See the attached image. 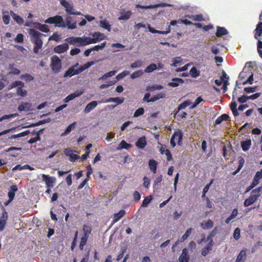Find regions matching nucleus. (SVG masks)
Listing matches in <instances>:
<instances>
[{
	"instance_id": "1a4fd4ad",
	"label": "nucleus",
	"mask_w": 262,
	"mask_h": 262,
	"mask_svg": "<svg viewBox=\"0 0 262 262\" xmlns=\"http://www.w3.org/2000/svg\"><path fill=\"white\" fill-rule=\"evenodd\" d=\"M69 46L68 43H64L55 47L54 48L53 51L56 53L61 54L66 52L69 50Z\"/></svg>"
},
{
	"instance_id": "f03ea898",
	"label": "nucleus",
	"mask_w": 262,
	"mask_h": 262,
	"mask_svg": "<svg viewBox=\"0 0 262 262\" xmlns=\"http://www.w3.org/2000/svg\"><path fill=\"white\" fill-rule=\"evenodd\" d=\"M51 68L55 73H58L62 68L61 60L57 55H53L51 58Z\"/></svg>"
},
{
	"instance_id": "864d4df0",
	"label": "nucleus",
	"mask_w": 262,
	"mask_h": 262,
	"mask_svg": "<svg viewBox=\"0 0 262 262\" xmlns=\"http://www.w3.org/2000/svg\"><path fill=\"white\" fill-rule=\"evenodd\" d=\"M83 231L84 236L89 237L90 234L92 231V228L90 226L84 225L83 227Z\"/></svg>"
},
{
	"instance_id": "4468645a",
	"label": "nucleus",
	"mask_w": 262,
	"mask_h": 262,
	"mask_svg": "<svg viewBox=\"0 0 262 262\" xmlns=\"http://www.w3.org/2000/svg\"><path fill=\"white\" fill-rule=\"evenodd\" d=\"M190 256L188 251L187 248H184L182 250L181 254L179 256V262H189Z\"/></svg>"
},
{
	"instance_id": "7c9ffc66",
	"label": "nucleus",
	"mask_w": 262,
	"mask_h": 262,
	"mask_svg": "<svg viewBox=\"0 0 262 262\" xmlns=\"http://www.w3.org/2000/svg\"><path fill=\"white\" fill-rule=\"evenodd\" d=\"M76 124H77L76 122H74L72 123H71V124H70L66 128L64 132L61 134V136H67V135L71 133V132L72 131V130L74 129Z\"/></svg>"
},
{
	"instance_id": "5701e85b",
	"label": "nucleus",
	"mask_w": 262,
	"mask_h": 262,
	"mask_svg": "<svg viewBox=\"0 0 262 262\" xmlns=\"http://www.w3.org/2000/svg\"><path fill=\"white\" fill-rule=\"evenodd\" d=\"M254 32L255 33V38L256 39H259V37H260L262 34V21H259L257 24L256 27Z\"/></svg>"
},
{
	"instance_id": "bb28decb",
	"label": "nucleus",
	"mask_w": 262,
	"mask_h": 262,
	"mask_svg": "<svg viewBox=\"0 0 262 262\" xmlns=\"http://www.w3.org/2000/svg\"><path fill=\"white\" fill-rule=\"evenodd\" d=\"M125 211L124 210H121L118 213L114 214L113 223L115 224L119 221L125 214Z\"/></svg>"
},
{
	"instance_id": "de8ad7c7",
	"label": "nucleus",
	"mask_w": 262,
	"mask_h": 262,
	"mask_svg": "<svg viewBox=\"0 0 262 262\" xmlns=\"http://www.w3.org/2000/svg\"><path fill=\"white\" fill-rule=\"evenodd\" d=\"M152 200V196L151 195H149L146 198H144L143 201H142V203L141 205L142 207H146L150 204L151 201Z\"/></svg>"
},
{
	"instance_id": "603ef678",
	"label": "nucleus",
	"mask_w": 262,
	"mask_h": 262,
	"mask_svg": "<svg viewBox=\"0 0 262 262\" xmlns=\"http://www.w3.org/2000/svg\"><path fill=\"white\" fill-rule=\"evenodd\" d=\"M143 64V61L141 60H137L134 62L130 64V68L133 69L140 68L142 67Z\"/></svg>"
},
{
	"instance_id": "473e14b6",
	"label": "nucleus",
	"mask_w": 262,
	"mask_h": 262,
	"mask_svg": "<svg viewBox=\"0 0 262 262\" xmlns=\"http://www.w3.org/2000/svg\"><path fill=\"white\" fill-rule=\"evenodd\" d=\"M251 145V141L250 139L246 140L241 142V147L244 151H248Z\"/></svg>"
},
{
	"instance_id": "a211bd4d",
	"label": "nucleus",
	"mask_w": 262,
	"mask_h": 262,
	"mask_svg": "<svg viewBox=\"0 0 262 262\" xmlns=\"http://www.w3.org/2000/svg\"><path fill=\"white\" fill-rule=\"evenodd\" d=\"M136 146L139 149H143L147 145L146 137L142 136L140 137L136 142Z\"/></svg>"
},
{
	"instance_id": "13d9d810",
	"label": "nucleus",
	"mask_w": 262,
	"mask_h": 262,
	"mask_svg": "<svg viewBox=\"0 0 262 262\" xmlns=\"http://www.w3.org/2000/svg\"><path fill=\"white\" fill-rule=\"evenodd\" d=\"M3 20L5 25H8L10 23V16L8 12H3Z\"/></svg>"
},
{
	"instance_id": "a19ab883",
	"label": "nucleus",
	"mask_w": 262,
	"mask_h": 262,
	"mask_svg": "<svg viewBox=\"0 0 262 262\" xmlns=\"http://www.w3.org/2000/svg\"><path fill=\"white\" fill-rule=\"evenodd\" d=\"M163 89V86L162 85L155 84L152 85H149L146 86V91H153L155 90H161Z\"/></svg>"
},
{
	"instance_id": "20e7f679",
	"label": "nucleus",
	"mask_w": 262,
	"mask_h": 262,
	"mask_svg": "<svg viewBox=\"0 0 262 262\" xmlns=\"http://www.w3.org/2000/svg\"><path fill=\"white\" fill-rule=\"evenodd\" d=\"M172 5L165 3H161L160 4H155V5H141L140 4H137L136 5V8H141L142 9H155L158 7H171Z\"/></svg>"
},
{
	"instance_id": "338daca9",
	"label": "nucleus",
	"mask_w": 262,
	"mask_h": 262,
	"mask_svg": "<svg viewBox=\"0 0 262 262\" xmlns=\"http://www.w3.org/2000/svg\"><path fill=\"white\" fill-rule=\"evenodd\" d=\"M144 113V109L143 107H140L138 108L136 111L135 112L133 117H138L142 115H143Z\"/></svg>"
},
{
	"instance_id": "0eeeda50",
	"label": "nucleus",
	"mask_w": 262,
	"mask_h": 262,
	"mask_svg": "<svg viewBox=\"0 0 262 262\" xmlns=\"http://www.w3.org/2000/svg\"><path fill=\"white\" fill-rule=\"evenodd\" d=\"M60 4L64 8L67 15H73L75 9L72 4H70L69 2L66 0H60Z\"/></svg>"
},
{
	"instance_id": "774afa93",
	"label": "nucleus",
	"mask_w": 262,
	"mask_h": 262,
	"mask_svg": "<svg viewBox=\"0 0 262 262\" xmlns=\"http://www.w3.org/2000/svg\"><path fill=\"white\" fill-rule=\"evenodd\" d=\"M181 61L182 59L180 57H176L172 59V63L171 66L177 67Z\"/></svg>"
},
{
	"instance_id": "b1692460",
	"label": "nucleus",
	"mask_w": 262,
	"mask_h": 262,
	"mask_svg": "<svg viewBox=\"0 0 262 262\" xmlns=\"http://www.w3.org/2000/svg\"><path fill=\"white\" fill-rule=\"evenodd\" d=\"M228 34V30L223 27L217 26L216 27V36L217 37H221L223 35H225Z\"/></svg>"
},
{
	"instance_id": "58836bf2",
	"label": "nucleus",
	"mask_w": 262,
	"mask_h": 262,
	"mask_svg": "<svg viewBox=\"0 0 262 262\" xmlns=\"http://www.w3.org/2000/svg\"><path fill=\"white\" fill-rule=\"evenodd\" d=\"M229 118V116L227 114H223L215 120V124L219 125L223 121L227 120Z\"/></svg>"
},
{
	"instance_id": "0e129e2a",
	"label": "nucleus",
	"mask_w": 262,
	"mask_h": 262,
	"mask_svg": "<svg viewBox=\"0 0 262 262\" xmlns=\"http://www.w3.org/2000/svg\"><path fill=\"white\" fill-rule=\"evenodd\" d=\"M233 238L236 240L237 241L241 237V230L239 228H236L233 232Z\"/></svg>"
},
{
	"instance_id": "6ab92c4d",
	"label": "nucleus",
	"mask_w": 262,
	"mask_h": 262,
	"mask_svg": "<svg viewBox=\"0 0 262 262\" xmlns=\"http://www.w3.org/2000/svg\"><path fill=\"white\" fill-rule=\"evenodd\" d=\"M98 105V102L96 100H94L88 103L86 105L83 112L85 114L90 113L94 110Z\"/></svg>"
},
{
	"instance_id": "f3484780",
	"label": "nucleus",
	"mask_w": 262,
	"mask_h": 262,
	"mask_svg": "<svg viewBox=\"0 0 262 262\" xmlns=\"http://www.w3.org/2000/svg\"><path fill=\"white\" fill-rule=\"evenodd\" d=\"M184 82V80L180 78H173L171 81L168 83L167 85L169 86L175 88L178 86L180 84Z\"/></svg>"
},
{
	"instance_id": "a18cd8bd",
	"label": "nucleus",
	"mask_w": 262,
	"mask_h": 262,
	"mask_svg": "<svg viewBox=\"0 0 262 262\" xmlns=\"http://www.w3.org/2000/svg\"><path fill=\"white\" fill-rule=\"evenodd\" d=\"M29 133H30V130H25V131H24L21 133H20L19 134H15V135H12L9 138L12 139L20 138V137H25V136L28 135Z\"/></svg>"
},
{
	"instance_id": "aec40b11",
	"label": "nucleus",
	"mask_w": 262,
	"mask_h": 262,
	"mask_svg": "<svg viewBox=\"0 0 262 262\" xmlns=\"http://www.w3.org/2000/svg\"><path fill=\"white\" fill-rule=\"evenodd\" d=\"M34 25L36 29L42 32L48 33L50 31L49 27L47 25L41 24L39 23H35Z\"/></svg>"
},
{
	"instance_id": "bf43d9fd",
	"label": "nucleus",
	"mask_w": 262,
	"mask_h": 262,
	"mask_svg": "<svg viewBox=\"0 0 262 262\" xmlns=\"http://www.w3.org/2000/svg\"><path fill=\"white\" fill-rule=\"evenodd\" d=\"M144 72L141 70L135 71L130 75V78L132 79H135L142 76Z\"/></svg>"
},
{
	"instance_id": "2f4dec72",
	"label": "nucleus",
	"mask_w": 262,
	"mask_h": 262,
	"mask_svg": "<svg viewBox=\"0 0 262 262\" xmlns=\"http://www.w3.org/2000/svg\"><path fill=\"white\" fill-rule=\"evenodd\" d=\"M124 101L123 98L120 97H110L106 99L105 102H116L117 104H122Z\"/></svg>"
},
{
	"instance_id": "423d86ee",
	"label": "nucleus",
	"mask_w": 262,
	"mask_h": 262,
	"mask_svg": "<svg viewBox=\"0 0 262 262\" xmlns=\"http://www.w3.org/2000/svg\"><path fill=\"white\" fill-rule=\"evenodd\" d=\"M65 20V24L68 25L66 28L68 29L72 30L77 28V22L74 17L71 16V15H66Z\"/></svg>"
},
{
	"instance_id": "cd10ccee",
	"label": "nucleus",
	"mask_w": 262,
	"mask_h": 262,
	"mask_svg": "<svg viewBox=\"0 0 262 262\" xmlns=\"http://www.w3.org/2000/svg\"><path fill=\"white\" fill-rule=\"evenodd\" d=\"M148 165L150 170L155 173L157 172L158 162L154 159H150L148 161Z\"/></svg>"
},
{
	"instance_id": "5fc2aeb1",
	"label": "nucleus",
	"mask_w": 262,
	"mask_h": 262,
	"mask_svg": "<svg viewBox=\"0 0 262 262\" xmlns=\"http://www.w3.org/2000/svg\"><path fill=\"white\" fill-rule=\"evenodd\" d=\"M116 73V71H111L105 74H104L102 76L98 78V80H103L108 77H112L115 75Z\"/></svg>"
},
{
	"instance_id": "79ce46f5",
	"label": "nucleus",
	"mask_w": 262,
	"mask_h": 262,
	"mask_svg": "<svg viewBox=\"0 0 262 262\" xmlns=\"http://www.w3.org/2000/svg\"><path fill=\"white\" fill-rule=\"evenodd\" d=\"M191 77L196 78L200 75V72L197 70L195 67H193L189 71Z\"/></svg>"
},
{
	"instance_id": "f257e3e1",
	"label": "nucleus",
	"mask_w": 262,
	"mask_h": 262,
	"mask_svg": "<svg viewBox=\"0 0 262 262\" xmlns=\"http://www.w3.org/2000/svg\"><path fill=\"white\" fill-rule=\"evenodd\" d=\"M28 33L30 36V40L34 45L33 52L35 54H38L43 45L41 37L45 35L34 29H30Z\"/></svg>"
},
{
	"instance_id": "412c9836",
	"label": "nucleus",
	"mask_w": 262,
	"mask_h": 262,
	"mask_svg": "<svg viewBox=\"0 0 262 262\" xmlns=\"http://www.w3.org/2000/svg\"><path fill=\"white\" fill-rule=\"evenodd\" d=\"M257 199V196L251 193L250 196L245 200L244 205L245 207H248L252 205Z\"/></svg>"
},
{
	"instance_id": "4d7b16f0",
	"label": "nucleus",
	"mask_w": 262,
	"mask_h": 262,
	"mask_svg": "<svg viewBox=\"0 0 262 262\" xmlns=\"http://www.w3.org/2000/svg\"><path fill=\"white\" fill-rule=\"evenodd\" d=\"M9 69L11 70V71L8 73L9 75H18L20 73V71L17 68H13V65H10Z\"/></svg>"
},
{
	"instance_id": "69168bd1",
	"label": "nucleus",
	"mask_w": 262,
	"mask_h": 262,
	"mask_svg": "<svg viewBox=\"0 0 262 262\" xmlns=\"http://www.w3.org/2000/svg\"><path fill=\"white\" fill-rule=\"evenodd\" d=\"M78 231H76L74 234V237L73 239V242L72 243L71 246V249L72 251H73L77 243V238H78Z\"/></svg>"
},
{
	"instance_id": "f8f14e48",
	"label": "nucleus",
	"mask_w": 262,
	"mask_h": 262,
	"mask_svg": "<svg viewBox=\"0 0 262 262\" xmlns=\"http://www.w3.org/2000/svg\"><path fill=\"white\" fill-rule=\"evenodd\" d=\"M81 37H70L65 39L66 42L74 46L81 47Z\"/></svg>"
},
{
	"instance_id": "37998d69",
	"label": "nucleus",
	"mask_w": 262,
	"mask_h": 262,
	"mask_svg": "<svg viewBox=\"0 0 262 262\" xmlns=\"http://www.w3.org/2000/svg\"><path fill=\"white\" fill-rule=\"evenodd\" d=\"M246 255V251L244 250H242L237 255L235 262H244Z\"/></svg>"
},
{
	"instance_id": "052dcab7",
	"label": "nucleus",
	"mask_w": 262,
	"mask_h": 262,
	"mask_svg": "<svg viewBox=\"0 0 262 262\" xmlns=\"http://www.w3.org/2000/svg\"><path fill=\"white\" fill-rule=\"evenodd\" d=\"M24 87H19L16 90V94L18 96L21 97H25L27 93V91L26 90H23Z\"/></svg>"
},
{
	"instance_id": "49530a36",
	"label": "nucleus",
	"mask_w": 262,
	"mask_h": 262,
	"mask_svg": "<svg viewBox=\"0 0 262 262\" xmlns=\"http://www.w3.org/2000/svg\"><path fill=\"white\" fill-rule=\"evenodd\" d=\"M48 40H54L56 42H60L61 41V38L57 32H54L51 36L49 37Z\"/></svg>"
},
{
	"instance_id": "c03bdc74",
	"label": "nucleus",
	"mask_w": 262,
	"mask_h": 262,
	"mask_svg": "<svg viewBox=\"0 0 262 262\" xmlns=\"http://www.w3.org/2000/svg\"><path fill=\"white\" fill-rule=\"evenodd\" d=\"M157 65L155 63H152L150 64L145 69L144 72L146 73H151L154 71L155 70H157Z\"/></svg>"
},
{
	"instance_id": "3c124183",
	"label": "nucleus",
	"mask_w": 262,
	"mask_h": 262,
	"mask_svg": "<svg viewBox=\"0 0 262 262\" xmlns=\"http://www.w3.org/2000/svg\"><path fill=\"white\" fill-rule=\"evenodd\" d=\"M165 97V94L164 93H159L157 94L156 95H154L153 97H152L150 99V101H151L152 102L156 101L157 100L161 99L164 98Z\"/></svg>"
},
{
	"instance_id": "e433bc0d",
	"label": "nucleus",
	"mask_w": 262,
	"mask_h": 262,
	"mask_svg": "<svg viewBox=\"0 0 262 262\" xmlns=\"http://www.w3.org/2000/svg\"><path fill=\"white\" fill-rule=\"evenodd\" d=\"M174 136L178 137V144L181 146L182 144V140L183 138V134L181 130H178L174 132Z\"/></svg>"
},
{
	"instance_id": "ddd939ff",
	"label": "nucleus",
	"mask_w": 262,
	"mask_h": 262,
	"mask_svg": "<svg viewBox=\"0 0 262 262\" xmlns=\"http://www.w3.org/2000/svg\"><path fill=\"white\" fill-rule=\"evenodd\" d=\"M19 112H29L32 110V104L30 102H21L17 108Z\"/></svg>"
},
{
	"instance_id": "72a5a7b5",
	"label": "nucleus",
	"mask_w": 262,
	"mask_h": 262,
	"mask_svg": "<svg viewBox=\"0 0 262 262\" xmlns=\"http://www.w3.org/2000/svg\"><path fill=\"white\" fill-rule=\"evenodd\" d=\"M81 47L93 43L92 38L90 37L82 36L81 37Z\"/></svg>"
},
{
	"instance_id": "c85d7f7f",
	"label": "nucleus",
	"mask_w": 262,
	"mask_h": 262,
	"mask_svg": "<svg viewBox=\"0 0 262 262\" xmlns=\"http://www.w3.org/2000/svg\"><path fill=\"white\" fill-rule=\"evenodd\" d=\"M133 145L131 144L127 143L125 140H122L117 149L118 150H121L123 149H128L131 148Z\"/></svg>"
},
{
	"instance_id": "9d476101",
	"label": "nucleus",
	"mask_w": 262,
	"mask_h": 262,
	"mask_svg": "<svg viewBox=\"0 0 262 262\" xmlns=\"http://www.w3.org/2000/svg\"><path fill=\"white\" fill-rule=\"evenodd\" d=\"M42 179L43 181L45 182L47 187H53V184L55 183L56 181V179L55 178L49 176V175H46L43 174L42 175Z\"/></svg>"
},
{
	"instance_id": "09e8293b",
	"label": "nucleus",
	"mask_w": 262,
	"mask_h": 262,
	"mask_svg": "<svg viewBox=\"0 0 262 262\" xmlns=\"http://www.w3.org/2000/svg\"><path fill=\"white\" fill-rule=\"evenodd\" d=\"M188 17L193 21H201L204 20L203 15L201 14L189 15Z\"/></svg>"
},
{
	"instance_id": "680f3d73",
	"label": "nucleus",
	"mask_w": 262,
	"mask_h": 262,
	"mask_svg": "<svg viewBox=\"0 0 262 262\" xmlns=\"http://www.w3.org/2000/svg\"><path fill=\"white\" fill-rule=\"evenodd\" d=\"M262 192V186L256 188L251 191V193L254 194L255 196H257V198L259 197Z\"/></svg>"
},
{
	"instance_id": "a878e982",
	"label": "nucleus",
	"mask_w": 262,
	"mask_h": 262,
	"mask_svg": "<svg viewBox=\"0 0 262 262\" xmlns=\"http://www.w3.org/2000/svg\"><path fill=\"white\" fill-rule=\"evenodd\" d=\"M18 190L16 185H12L10 186L8 193V196L9 199H14L15 192Z\"/></svg>"
},
{
	"instance_id": "4be33fe9",
	"label": "nucleus",
	"mask_w": 262,
	"mask_h": 262,
	"mask_svg": "<svg viewBox=\"0 0 262 262\" xmlns=\"http://www.w3.org/2000/svg\"><path fill=\"white\" fill-rule=\"evenodd\" d=\"M10 15L11 16L14 21H16V23L19 25H21L24 24V19L21 16L14 12L13 11H10Z\"/></svg>"
},
{
	"instance_id": "7ed1b4c3",
	"label": "nucleus",
	"mask_w": 262,
	"mask_h": 262,
	"mask_svg": "<svg viewBox=\"0 0 262 262\" xmlns=\"http://www.w3.org/2000/svg\"><path fill=\"white\" fill-rule=\"evenodd\" d=\"M262 178V172L257 171L254 177L252 182L250 185L246 188L245 193H247L251 190L253 188L256 186L258 183L259 181Z\"/></svg>"
},
{
	"instance_id": "dca6fc26",
	"label": "nucleus",
	"mask_w": 262,
	"mask_h": 262,
	"mask_svg": "<svg viewBox=\"0 0 262 262\" xmlns=\"http://www.w3.org/2000/svg\"><path fill=\"white\" fill-rule=\"evenodd\" d=\"M249 63H251V62H247L243 71L239 73L238 77L241 79H243L247 76V75H245L246 73H251L253 67L251 66H248Z\"/></svg>"
},
{
	"instance_id": "e2e57ef3",
	"label": "nucleus",
	"mask_w": 262,
	"mask_h": 262,
	"mask_svg": "<svg viewBox=\"0 0 262 262\" xmlns=\"http://www.w3.org/2000/svg\"><path fill=\"white\" fill-rule=\"evenodd\" d=\"M248 74H250V76L248 78V79L243 82V84L244 85H246L247 84H252L253 83V74L252 70L251 71V73H248Z\"/></svg>"
},
{
	"instance_id": "6e6552de",
	"label": "nucleus",
	"mask_w": 262,
	"mask_h": 262,
	"mask_svg": "<svg viewBox=\"0 0 262 262\" xmlns=\"http://www.w3.org/2000/svg\"><path fill=\"white\" fill-rule=\"evenodd\" d=\"M3 211L0 217V231H2L5 227L8 220V213L4 207L2 208Z\"/></svg>"
},
{
	"instance_id": "f704fd0d",
	"label": "nucleus",
	"mask_w": 262,
	"mask_h": 262,
	"mask_svg": "<svg viewBox=\"0 0 262 262\" xmlns=\"http://www.w3.org/2000/svg\"><path fill=\"white\" fill-rule=\"evenodd\" d=\"M83 93V91L82 90H78L76 91L74 93L70 94L67 96L68 97V99L71 101L75 98L80 96Z\"/></svg>"
},
{
	"instance_id": "39448f33",
	"label": "nucleus",
	"mask_w": 262,
	"mask_h": 262,
	"mask_svg": "<svg viewBox=\"0 0 262 262\" xmlns=\"http://www.w3.org/2000/svg\"><path fill=\"white\" fill-rule=\"evenodd\" d=\"M90 35L91 37L93 43H96L106 38V36L102 33L98 31L91 32Z\"/></svg>"
},
{
	"instance_id": "9b49d317",
	"label": "nucleus",
	"mask_w": 262,
	"mask_h": 262,
	"mask_svg": "<svg viewBox=\"0 0 262 262\" xmlns=\"http://www.w3.org/2000/svg\"><path fill=\"white\" fill-rule=\"evenodd\" d=\"M54 21V26L56 27L66 28L68 26L67 24H65V21L61 15H55Z\"/></svg>"
},
{
	"instance_id": "c9c22d12",
	"label": "nucleus",
	"mask_w": 262,
	"mask_h": 262,
	"mask_svg": "<svg viewBox=\"0 0 262 262\" xmlns=\"http://www.w3.org/2000/svg\"><path fill=\"white\" fill-rule=\"evenodd\" d=\"M94 64H95L94 61H89V62L85 63V64H84L83 65L81 66H80V68H78V71H79V74L82 73L84 70L89 69V68H90L92 66L94 65Z\"/></svg>"
},
{
	"instance_id": "4c0bfd02",
	"label": "nucleus",
	"mask_w": 262,
	"mask_h": 262,
	"mask_svg": "<svg viewBox=\"0 0 262 262\" xmlns=\"http://www.w3.org/2000/svg\"><path fill=\"white\" fill-rule=\"evenodd\" d=\"M191 103L190 100L188 99L184 101L182 103L180 104L178 106V110L176 113L175 115L177 114L181 110L185 109L187 106L190 105Z\"/></svg>"
},
{
	"instance_id": "2eb2a0df",
	"label": "nucleus",
	"mask_w": 262,
	"mask_h": 262,
	"mask_svg": "<svg viewBox=\"0 0 262 262\" xmlns=\"http://www.w3.org/2000/svg\"><path fill=\"white\" fill-rule=\"evenodd\" d=\"M79 74L78 69H74L72 66L70 67L64 73L63 77H71L74 75Z\"/></svg>"
},
{
	"instance_id": "8fccbe9b",
	"label": "nucleus",
	"mask_w": 262,
	"mask_h": 262,
	"mask_svg": "<svg viewBox=\"0 0 262 262\" xmlns=\"http://www.w3.org/2000/svg\"><path fill=\"white\" fill-rule=\"evenodd\" d=\"M131 14L132 12L130 11L122 13L121 16L119 17L118 19L120 20H127L130 18Z\"/></svg>"
},
{
	"instance_id": "6e6d98bb",
	"label": "nucleus",
	"mask_w": 262,
	"mask_h": 262,
	"mask_svg": "<svg viewBox=\"0 0 262 262\" xmlns=\"http://www.w3.org/2000/svg\"><path fill=\"white\" fill-rule=\"evenodd\" d=\"M192 230L193 229L192 228H190L186 231L185 233L182 235V236L181 238V242H184L186 239H187V238L191 234Z\"/></svg>"
},
{
	"instance_id": "ea45409f",
	"label": "nucleus",
	"mask_w": 262,
	"mask_h": 262,
	"mask_svg": "<svg viewBox=\"0 0 262 262\" xmlns=\"http://www.w3.org/2000/svg\"><path fill=\"white\" fill-rule=\"evenodd\" d=\"M100 27L110 32L111 31V25L107 20L104 19L100 21Z\"/></svg>"
},
{
	"instance_id": "393cba45",
	"label": "nucleus",
	"mask_w": 262,
	"mask_h": 262,
	"mask_svg": "<svg viewBox=\"0 0 262 262\" xmlns=\"http://www.w3.org/2000/svg\"><path fill=\"white\" fill-rule=\"evenodd\" d=\"M200 226L204 230L209 229L213 227V222L212 220L209 219L207 221L201 223Z\"/></svg>"
},
{
	"instance_id": "c756f323",
	"label": "nucleus",
	"mask_w": 262,
	"mask_h": 262,
	"mask_svg": "<svg viewBox=\"0 0 262 262\" xmlns=\"http://www.w3.org/2000/svg\"><path fill=\"white\" fill-rule=\"evenodd\" d=\"M25 86V83L19 80H16L14 82L11 83L8 87V90L12 89L14 88H18L19 87H24Z\"/></svg>"
}]
</instances>
